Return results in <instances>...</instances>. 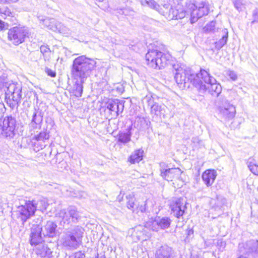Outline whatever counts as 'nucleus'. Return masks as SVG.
<instances>
[{
	"label": "nucleus",
	"mask_w": 258,
	"mask_h": 258,
	"mask_svg": "<svg viewBox=\"0 0 258 258\" xmlns=\"http://www.w3.org/2000/svg\"><path fill=\"white\" fill-rule=\"evenodd\" d=\"M96 61L85 55H81L76 58L72 64L71 74L76 80H79L76 83V92L81 96L83 91V84L90 77L93 70L96 68Z\"/></svg>",
	"instance_id": "nucleus-1"
},
{
	"label": "nucleus",
	"mask_w": 258,
	"mask_h": 258,
	"mask_svg": "<svg viewBox=\"0 0 258 258\" xmlns=\"http://www.w3.org/2000/svg\"><path fill=\"white\" fill-rule=\"evenodd\" d=\"M7 74L0 71V89L4 86L7 88L6 100L9 106L13 109L18 107L22 98V86L17 83H12L7 86Z\"/></svg>",
	"instance_id": "nucleus-2"
},
{
	"label": "nucleus",
	"mask_w": 258,
	"mask_h": 258,
	"mask_svg": "<svg viewBox=\"0 0 258 258\" xmlns=\"http://www.w3.org/2000/svg\"><path fill=\"white\" fill-rule=\"evenodd\" d=\"M174 74V79L178 84H186L188 82L192 83L199 92L203 93L206 91L207 87L200 78L197 77L196 74H191L190 71L179 64L173 66Z\"/></svg>",
	"instance_id": "nucleus-3"
},
{
	"label": "nucleus",
	"mask_w": 258,
	"mask_h": 258,
	"mask_svg": "<svg viewBox=\"0 0 258 258\" xmlns=\"http://www.w3.org/2000/svg\"><path fill=\"white\" fill-rule=\"evenodd\" d=\"M84 229L76 226L63 231L60 239V244L68 250L77 249L82 243Z\"/></svg>",
	"instance_id": "nucleus-4"
},
{
	"label": "nucleus",
	"mask_w": 258,
	"mask_h": 258,
	"mask_svg": "<svg viewBox=\"0 0 258 258\" xmlns=\"http://www.w3.org/2000/svg\"><path fill=\"white\" fill-rule=\"evenodd\" d=\"M170 55L165 54L157 49H149L146 54L147 65L155 69H161L167 64Z\"/></svg>",
	"instance_id": "nucleus-5"
},
{
	"label": "nucleus",
	"mask_w": 258,
	"mask_h": 258,
	"mask_svg": "<svg viewBox=\"0 0 258 258\" xmlns=\"http://www.w3.org/2000/svg\"><path fill=\"white\" fill-rule=\"evenodd\" d=\"M55 216L61 219L60 223L63 226L69 225L71 223H76L81 218L79 212L74 206H70L67 210L63 209L58 211Z\"/></svg>",
	"instance_id": "nucleus-6"
},
{
	"label": "nucleus",
	"mask_w": 258,
	"mask_h": 258,
	"mask_svg": "<svg viewBox=\"0 0 258 258\" xmlns=\"http://www.w3.org/2000/svg\"><path fill=\"white\" fill-rule=\"evenodd\" d=\"M197 77L200 80L202 79L205 83L208 84V86H207L204 84L207 87L206 90L208 89L212 95H216L219 96L222 91L221 86L217 83L216 80L210 75L209 72L201 69L200 72L198 73Z\"/></svg>",
	"instance_id": "nucleus-7"
},
{
	"label": "nucleus",
	"mask_w": 258,
	"mask_h": 258,
	"mask_svg": "<svg viewBox=\"0 0 258 258\" xmlns=\"http://www.w3.org/2000/svg\"><path fill=\"white\" fill-rule=\"evenodd\" d=\"M17 122L12 116L5 117L2 123L0 124L1 135L8 139H13L16 134Z\"/></svg>",
	"instance_id": "nucleus-8"
},
{
	"label": "nucleus",
	"mask_w": 258,
	"mask_h": 258,
	"mask_svg": "<svg viewBox=\"0 0 258 258\" xmlns=\"http://www.w3.org/2000/svg\"><path fill=\"white\" fill-rule=\"evenodd\" d=\"M171 222L170 219L168 217L156 216L150 218L145 223V226L147 229L157 232L160 229L164 230L168 228Z\"/></svg>",
	"instance_id": "nucleus-9"
},
{
	"label": "nucleus",
	"mask_w": 258,
	"mask_h": 258,
	"mask_svg": "<svg viewBox=\"0 0 258 258\" xmlns=\"http://www.w3.org/2000/svg\"><path fill=\"white\" fill-rule=\"evenodd\" d=\"M216 105L220 114L225 119H232L235 114V107L225 97H220L216 101Z\"/></svg>",
	"instance_id": "nucleus-10"
},
{
	"label": "nucleus",
	"mask_w": 258,
	"mask_h": 258,
	"mask_svg": "<svg viewBox=\"0 0 258 258\" xmlns=\"http://www.w3.org/2000/svg\"><path fill=\"white\" fill-rule=\"evenodd\" d=\"M28 34L27 30L23 27H14L8 33V39L15 45L23 43Z\"/></svg>",
	"instance_id": "nucleus-11"
},
{
	"label": "nucleus",
	"mask_w": 258,
	"mask_h": 258,
	"mask_svg": "<svg viewBox=\"0 0 258 258\" xmlns=\"http://www.w3.org/2000/svg\"><path fill=\"white\" fill-rule=\"evenodd\" d=\"M35 202L34 201H28L26 202L25 205H22L18 208L17 215L18 218H20L23 223H24L33 216L36 210Z\"/></svg>",
	"instance_id": "nucleus-12"
},
{
	"label": "nucleus",
	"mask_w": 258,
	"mask_h": 258,
	"mask_svg": "<svg viewBox=\"0 0 258 258\" xmlns=\"http://www.w3.org/2000/svg\"><path fill=\"white\" fill-rule=\"evenodd\" d=\"M188 9L190 12V20L191 24H194L199 18L208 15L209 13V8L205 6L203 2L200 3L198 6L194 4H189Z\"/></svg>",
	"instance_id": "nucleus-13"
},
{
	"label": "nucleus",
	"mask_w": 258,
	"mask_h": 258,
	"mask_svg": "<svg viewBox=\"0 0 258 258\" xmlns=\"http://www.w3.org/2000/svg\"><path fill=\"white\" fill-rule=\"evenodd\" d=\"M239 249L243 253L258 256V240L251 239L244 243L240 244Z\"/></svg>",
	"instance_id": "nucleus-14"
},
{
	"label": "nucleus",
	"mask_w": 258,
	"mask_h": 258,
	"mask_svg": "<svg viewBox=\"0 0 258 258\" xmlns=\"http://www.w3.org/2000/svg\"><path fill=\"white\" fill-rule=\"evenodd\" d=\"M160 175L167 181H172L175 179H179L182 171L179 168H164L160 164Z\"/></svg>",
	"instance_id": "nucleus-15"
},
{
	"label": "nucleus",
	"mask_w": 258,
	"mask_h": 258,
	"mask_svg": "<svg viewBox=\"0 0 258 258\" xmlns=\"http://www.w3.org/2000/svg\"><path fill=\"white\" fill-rule=\"evenodd\" d=\"M182 201L181 198H174L170 202V208L171 212L177 218H180L184 213L185 206L183 205Z\"/></svg>",
	"instance_id": "nucleus-16"
},
{
	"label": "nucleus",
	"mask_w": 258,
	"mask_h": 258,
	"mask_svg": "<svg viewBox=\"0 0 258 258\" xmlns=\"http://www.w3.org/2000/svg\"><path fill=\"white\" fill-rule=\"evenodd\" d=\"M42 227L39 225H33L31 229L30 243L32 245L42 241Z\"/></svg>",
	"instance_id": "nucleus-17"
},
{
	"label": "nucleus",
	"mask_w": 258,
	"mask_h": 258,
	"mask_svg": "<svg viewBox=\"0 0 258 258\" xmlns=\"http://www.w3.org/2000/svg\"><path fill=\"white\" fill-rule=\"evenodd\" d=\"M169 16L172 19H178L184 18L186 15L190 14L188 7L186 10H184L180 6L177 7L176 8H170L169 10Z\"/></svg>",
	"instance_id": "nucleus-18"
},
{
	"label": "nucleus",
	"mask_w": 258,
	"mask_h": 258,
	"mask_svg": "<svg viewBox=\"0 0 258 258\" xmlns=\"http://www.w3.org/2000/svg\"><path fill=\"white\" fill-rule=\"evenodd\" d=\"M155 256L156 258H175V252L171 247L165 245L156 250Z\"/></svg>",
	"instance_id": "nucleus-19"
},
{
	"label": "nucleus",
	"mask_w": 258,
	"mask_h": 258,
	"mask_svg": "<svg viewBox=\"0 0 258 258\" xmlns=\"http://www.w3.org/2000/svg\"><path fill=\"white\" fill-rule=\"evenodd\" d=\"M42 22V24L44 26L53 31L61 32L62 30L63 25L62 24L56 21L54 18H45L43 20Z\"/></svg>",
	"instance_id": "nucleus-20"
},
{
	"label": "nucleus",
	"mask_w": 258,
	"mask_h": 258,
	"mask_svg": "<svg viewBox=\"0 0 258 258\" xmlns=\"http://www.w3.org/2000/svg\"><path fill=\"white\" fill-rule=\"evenodd\" d=\"M216 176L217 172L215 170L209 169L203 173L202 178L205 184L209 187L213 184Z\"/></svg>",
	"instance_id": "nucleus-21"
},
{
	"label": "nucleus",
	"mask_w": 258,
	"mask_h": 258,
	"mask_svg": "<svg viewBox=\"0 0 258 258\" xmlns=\"http://www.w3.org/2000/svg\"><path fill=\"white\" fill-rule=\"evenodd\" d=\"M57 225L52 221H48L42 228V234L44 237H53L56 235Z\"/></svg>",
	"instance_id": "nucleus-22"
},
{
	"label": "nucleus",
	"mask_w": 258,
	"mask_h": 258,
	"mask_svg": "<svg viewBox=\"0 0 258 258\" xmlns=\"http://www.w3.org/2000/svg\"><path fill=\"white\" fill-rule=\"evenodd\" d=\"M37 246L36 248V253L37 254L40 255L41 256H45L49 255L52 251L51 249L48 247L47 245L41 241L38 244H33Z\"/></svg>",
	"instance_id": "nucleus-23"
},
{
	"label": "nucleus",
	"mask_w": 258,
	"mask_h": 258,
	"mask_svg": "<svg viewBox=\"0 0 258 258\" xmlns=\"http://www.w3.org/2000/svg\"><path fill=\"white\" fill-rule=\"evenodd\" d=\"M132 126H130L126 132H120L118 135V141L123 144L128 143L132 135Z\"/></svg>",
	"instance_id": "nucleus-24"
},
{
	"label": "nucleus",
	"mask_w": 258,
	"mask_h": 258,
	"mask_svg": "<svg viewBox=\"0 0 258 258\" xmlns=\"http://www.w3.org/2000/svg\"><path fill=\"white\" fill-rule=\"evenodd\" d=\"M145 229L147 228L145 226H143L140 225L136 226L134 229L133 236H136L138 240L144 239L145 236L148 237V235H147L148 232Z\"/></svg>",
	"instance_id": "nucleus-25"
},
{
	"label": "nucleus",
	"mask_w": 258,
	"mask_h": 258,
	"mask_svg": "<svg viewBox=\"0 0 258 258\" xmlns=\"http://www.w3.org/2000/svg\"><path fill=\"white\" fill-rule=\"evenodd\" d=\"M144 151L142 149L135 150L130 156L128 161L132 164L139 163L143 159Z\"/></svg>",
	"instance_id": "nucleus-26"
},
{
	"label": "nucleus",
	"mask_w": 258,
	"mask_h": 258,
	"mask_svg": "<svg viewBox=\"0 0 258 258\" xmlns=\"http://www.w3.org/2000/svg\"><path fill=\"white\" fill-rule=\"evenodd\" d=\"M221 38L218 41L215 42V48L219 50L227 43L228 32L227 29H224L221 31Z\"/></svg>",
	"instance_id": "nucleus-27"
},
{
	"label": "nucleus",
	"mask_w": 258,
	"mask_h": 258,
	"mask_svg": "<svg viewBox=\"0 0 258 258\" xmlns=\"http://www.w3.org/2000/svg\"><path fill=\"white\" fill-rule=\"evenodd\" d=\"M40 51L43 54L44 60H49L51 57V51L49 48L46 45H41L40 47Z\"/></svg>",
	"instance_id": "nucleus-28"
},
{
	"label": "nucleus",
	"mask_w": 258,
	"mask_h": 258,
	"mask_svg": "<svg viewBox=\"0 0 258 258\" xmlns=\"http://www.w3.org/2000/svg\"><path fill=\"white\" fill-rule=\"evenodd\" d=\"M43 117L40 114L37 115V112H34L33 118L30 123L31 125L34 128H36V125L39 124L42 121Z\"/></svg>",
	"instance_id": "nucleus-29"
},
{
	"label": "nucleus",
	"mask_w": 258,
	"mask_h": 258,
	"mask_svg": "<svg viewBox=\"0 0 258 258\" xmlns=\"http://www.w3.org/2000/svg\"><path fill=\"white\" fill-rule=\"evenodd\" d=\"M247 164L250 171L255 175H258V165L256 164L251 158L248 159Z\"/></svg>",
	"instance_id": "nucleus-30"
},
{
	"label": "nucleus",
	"mask_w": 258,
	"mask_h": 258,
	"mask_svg": "<svg viewBox=\"0 0 258 258\" xmlns=\"http://www.w3.org/2000/svg\"><path fill=\"white\" fill-rule=\"evenodd\" d=\"M117 99L110 100L107 103V108L111 111L116 113L117 107H118Z\"/></svg>",
	"instance_id": "nucleus-31"
},
{
	"label": "nucleus",
	"mask_w": 258,
	"mask_h": 258,
	"mask_svg": "<svg viewBox=\"0 0 258 258\" xmlns=\"http://www.w3.org/2000/svg\"><path fill=\"white\" fill-rule=\"evenodd\" d=\"M234 8L238 11L241 12L245 9V5L243 0H233Z\"/></svg>",
	"instance_id": "nucleus-32"
},
{
	"label": "nucleus",
	"mask_w": 258,
	"mask_h": 258,
	"mask_svg": "<svg viewBox=\"0 0 258 258\" xmlns=\"http://www.w3.org/2000/svg\"><path fill=\"white\" fill-rule=\"evenodd\" d=\"M215 22L212 21L207 24L203 28L205 32L208 33H214L215 32Z\"/></svg>",
	"instance_id": "nucleus-33"
},
{
	"label": "nucleus",
	"mask_w": 258,
	"mask_h": 258,
	"mask_svg": "<svg viewBox=\"0 0 258 258\" xmlns=\"http://www.w3.org/2000/svg\"><path fill=\"white\" fill-rule=\"evenodd\" d=\"M0 14L2 17L4 19L7 18V17H12L13 13L11 12L10 10L5 7H0Z\"/></svg>",
	"instance_id": "nucleus-34"
},
{
	"label": "nucleus",
	"mask_w": 258,
	"mask_h": 258,
	"mask_svg": "<svg viewBox=\"0 0 258 258\" xmlns=\"http://www.w3.org/2000/svg\"><path fill=\"white\" fill-rule=\"evenodd\" d=\"M162 105H160L157 103H154L150 107L151 113L152 114L159 115L160 113Z\"/></svg>",
	"instance_id": "nucleus-35"
},
{
	"label": "nucleus",
	"mask_w": 258,
	"mask_h": 258,
	"mask_svg": "<svg viewBox=\"0 0 258 258\" xmlns=\"http://www.w3.org/2000/svg\"><path fill=\"white\" fill-rule=\"evenodd\" d=\"M35 204L36 209L38 208V210L42 212L46 209L48 205L47 201L44 199L39 200L37 202V203H35Z\"/></svg>",
	"instance_id": "nucleus-36"
},
{
	"label": "nucleus",
	"mask_w": 258,
	"mask_h": 258,
	"mask_svg": "<svg viewBox=\"0 0 258 258\" xmlns=\"http://www.w3.org/2000/svg\"><path fill=\"white\" fill-rule=\"evenodd\" d=\"M127 199L128 200L127 203V208L132 210L133 211H135L136 209L135 208V199L133 196L130 195L126 197Z\"/></svg>",
	"instance_id": "nucleus-37"
},
{
	"label": "nucleus",
	"mask_w": 258,
	"mask_h": 258,
	"mask_svg": "<svg viewBox=\"0 0 258 258\" xmlns=\"http://www.w3.org/2000/svg\"><path fill=\"white\" fill-rule=\"evenodd\" d=\"M146 3L149 6L150 8L156 10V11L160 12L159 10L160 6L156 3L155 1L154 0H145Z\"/></svg>",
	"instance_id": "nucleus-38"
},
{
	"label": "nucleus",
	"mask_w": 258,
	"mask_h": 258,
	"mask_svg": "<svg viewBox=\"0 0 258 258\" xmlns=\"http://www.w3.org/2000/svg\"><path fill=\"white\" fill-rule=\"evenodd\" d=\"M49 135L46 132H43L40 133L38 135L35 137V139L37 141H44L48 139Z\"/></svg>",
	"instance_id": "nucleus-39"
},
{
	"label": "nucleus",
	"mask_w": 258,
	"mask_h": 258,
	"mask_svg": "<svg viewBox=\"0 0 258 258\" xmlns=\"http://www.w3.org/2000/svg\"><path fill=\"white\" fill-rule=\"evenodd\" d=\"M169 111L168 108L165 105H162L160 113L159 115L160 116H162L163 118H166L169 115Z\"/></svg>",
	"instance_id": "nucleus-40"
},
{
	"label": "nucleus",
	"mask_w": 258,
	"mask_h": 258,
	"mask_svg": "<svg viewBox=\"0 0 258 258\" xmlns=\"http://www.w3.org/2000/svg\"><path fill=\"white\" fill-rule=\"evenodd\" d=\"M142 101L143 103L147 104L148 106H150V107H151V105L154 103L153 99L151 96H146L143 99Z\"/></svg>",
	"instance_id": "nucleus-41"
},
{
	"label": "nucleus",
	"mask_w": 258,
	"mask_h": 258,
	"mask_svg": "<svg viewBox=\"0 0 258 258\" xmlns=\"http://www.w3.org/2000/svg\"><path fill=\"white\" fill-rule=\"evenodd\" d=\"M146 211V202L142 203L141 205H139L136 208L137 213L140 211L141 213H144Z\"/></svg>",
	"instance_id": "nucleus-42"
},
{
	"label": "nucleus",
	"mask_w": 258,
	"mask_h": 258,
	"mask_svg": "<svg viewBox=\"0 0 258 258\" xmlns=\"http://www.w3.org/2000/svg\"><path fill=\"white\" fill-rule=\"evenodd\" d=\"M84 257H85V254L81 251L76 252L69 257V258H84Z\"/></svg>",
	"instance_id": "nucleus-43"
},
{
	"label": "nucleus",
	"mask_w": 258,
	"mask_h": 258,
	"mask_svg": "<svg viewBox=\"0 0 258 258\" xmlns=\"http://www.w3.org/2000/svg\"><path fill=\"white\" fill-rule=\"evenodd\" d=\"M117 102L118 103H117L118 105V107H117L116 116L119 114V112L121 113L123 111L124 108L123 103L122 101L117 99Z\"/></svg>",
	"instance_id": "nucleus-44"
},
{
	"label": "nucleus",
	"mask_w": 258,
	"mask_h": 258,
	"mask_svg": "<svg viewBox=\"0 0 258 258\" xmlns=\"http://www.w3.org/2000/svg\"><path fill=\"white\" fill-rule=\"evenodd\" d=\"M227 75L232 79L233 81H235L237 79V76L236 73L232 71L229 70L227 72Z\"/></svg>",
	"instance_id": "nucleus-45"
},
{
	"label": "nucleus",
	"mask_w": 258,
	"mask_h": 258,
	"mask_svg": "<svg viewBox=\"0 0 258 258\" xmlns=\"http://www.w3.org/2000/svg\"><path fill=\"white\" fill-rule=\"evenodd\" d=\"M252 16L253 20L252 21V23L258 22V9H255L253 11Z\"/></svg>",
	"instance_id": "nucleus-46"
},
{
	"label": "nucleus",
	"mask_w": 258,
	"mask_h": 258,
	"mask_svg": "<svg viewBox=\"0 0 258 258\" xmlns=\"http://www.w3.org/2000/svg\"><path fill=\"white\" fill-rule=\"evenodd\" d=\"M45 72L47 73L48 76L51 77H55L56 76L55 72L48 68H45Z\"/></svg>",
	"instance_id": "nucleus-47"
},
{
	"label": "nucleus",
	"mask_w": 258,
	"mask_h": 258,
	"mask_svg": "<svg viewBox=\"0 0 258 258\" xmlns=\"http://www.w3.org/2000/svg\"><path fill=\"white\" fill-rule=\"evenodd\" d=\"M5 111V107L3 103H0V118L2 116V114Z\"/></svg>",
	"instance_id": "nucleus-48"
},
{
	"label": "nucleus",
	"mask_w": 258,
	"mask_h": 258,
	"mask_svg": "<svg viewBox=\"0 0 258 258\" xmlns=\"http://www.w3.org/2000/svg\"><path fill=\"white\" fill-rule=\"evenodd\" d=\"M18 1V0H0V3L5 4V3H16Z\"/></svg>",
	"instance_id": "nucleus-49"
},
{
	"label": "nucleus",
	"mask_w": 258,
	"mask_h": 258,
	"mask_svg": "<svg viewBox=\"0 0 258 258\" xmlns=\"http://www.w3.org/2000/svg\"><path fill=\"white\" fill-rule=\"evenodd\" d=\"M5 23L0 20V29H3L5 28Z\"/></svg>",
	"instance_id": "nucleus-50"
},
{
	"label": "nucleus",
	"mask_w": 258,
	"mask_h": 258,
	"mask_svg": "<svg viewBox=\"0 0 258 258\" xmlns=\"http://www.w3.org/2000/svg\"><path fill=\"white\" fill-rule=\"evenodd\" d=\"M192 141L193 143H196V142H201V141H199V139L198 138H193L192 139Z\"/></svg>",
	"instance_id": "nucleus-51"
},
{
	"label": "nucleus",
	"mask_w": 258,
	"mask_h": 258,
	"mask_svg": "<svg viewBox=\"0 0 258 258\" xmlns=\"http://www.w3.org/2000/svg\"><path fill=\"white\" fill-rule=\"evenodd\" d=\"M169 4H165L164 5H163V7L164 8L166 9L167 11V12L168 10V8H169Z\"/></svg>",
	"instance_id": "nucleus-52"
},
{
	"label": "nucleus",
	"mask_w": 258,
	"mask_h": 258,
	"mask_svg": "<svg viewBox=\"0 0 258 258\" xmlns=\"http://www.w3.org/2000/svg\"><path fill=\"white\" fill-rule=\"evenodd\" d=\"M161 8H160V7L159 8V10L160 11V13H162L163 15H164L165 13L167 14L168 13V12H165L164 11H161Z\"/></svg>",
	"instance_id": "nucleus-53"
},
{
	"label": "nucleus",
	"mask_w": 258,
	"mask_h": 258,
	"mask_svg": "<svg viewBox=\"0 0 258 258\" xmlns=\"http://www.w3.org/2000/svg\"><path fill=\"white\" fill-rule=\"evenodd\" d=\"M2 208V201L1 199L0 198V210Z\"/></svg>",
	"instance_id": "nucleus-54"
},
{
	"label": "nucleus",
	"mask_w": 258,
	"mask_h": 258,
	"mask_svg": "<svg viewBox=\"0 0 258 258\" xmlns=\"http://www.w3.org/2000/svg\"><path fill=\"white\" fill-rule=\"evenodd\" d=\"M0 103H2V102H0Z\"/></svg>",
	"instance_id": "nucleus-55"
}]
</instances>
